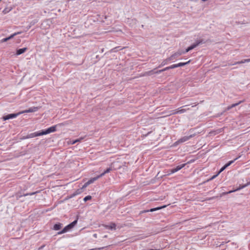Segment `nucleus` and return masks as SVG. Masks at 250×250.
<instances>
[{"mask_svg":"<svg viewBox=\"0 0 250 250\" xmlns=\"http://www.w3.org/2000/svg\"><path fill=\"white\" fill-rule=\"evenodd\" d=\"M187 63H177V64H175L172 65L170 66L167 67L165 68L164 69H161V70H157V71H156V69L155 68L153 70H152L151 71H149L146 72L145 74H144V75H152L154 73H160L161 72L167 70L169 69H173V68H176V67H180V66H184V65H185Z\"/></svg>","mask_w":250,"mask_h":250,"instance_id":"1","label":"nucleus"},{"mask_svg":"<svg viewBox=\"0 0 250 250\" xmlns=\"http://www.w3.org/2000/svg\"><path fill=\"white\" fill-rule=\"evenodd\" d=\"M119 162H114L111 164L110 167L107 168L104 171L102 174L100 175V176L101 177L104 175L105 174L110 172L111 171L113 170H116L117 169H120L122 166L121 165H118V164Z\"/></svg>","mask_w":250,"mask_h":250,"instance_id":"2","label":"nucleus"},{"mask_svg":"<svg viewBox=\"0 0 250 250\" xmlns=\"http://www.w3.org/2000/svg\"><path fill=\"white\" fill-rule=\"evenodd\" d=\"M66 125L65 123H60L58 125H55L54 126H51L46 130H42L41 131L42 135H46V134H49V133H50L52 132H54L56 131L57 126H62V125Z\"/></svg>","mask_w":250,"mask_h":250,"instance_id":"3","label":"nucleus"},{"mask_svg":"<svg viewBox=\"0 0 250 250\" xmlns=\"http://www.w3.org/2000/svg\"><path fill=\"white\" fill-rule=\"evenodd\" d=\"M20 114H21V112H18L17 113L10 114H8V115H7L6 116H3L2 117V119H3V121H6V120H9V119H10L16 118L18 115H19Z\"/></svg>","mask_w":250,"mask_h":250,"instance_id":"4","label":"nucleus"},{"mask_svg":"<svg viewBox=\"0 0 250 250\" xmlns=\"http://www.w3.org/2000/svg\"><path fill=\"white\" fill-rule=\"evenodd\" d=\"M42 135L41 132H36L30 133V134L26 135V136H23L22 139H28V138H34V137L39 136H42Z\"/></svg>","mask_w":250,"mask_h":250,"instance_id":"5","label":"nucleus"},{"mask_svg":"<svg viewBox=\"0 0 250 250\" xmlns=\"http://www.w3.org/2000/svg\"><path fill=\"white\" fill-rule=\"evenodd\" d=\"M250 185V181L249 182H247V184L244 185H242V186H240V187L236 189L235 190H230V191H229L228 192H223L222 193V195H226V194H229V193H232L234 191H235L236 190H240L242 188H243L248 186Z\"/></svg>","mask_w":250,"mask_h":250,"instance_id":"6","label":"nucleus"},{"mask_svg":"<svg viewBox=\"0 0 250 250\" xmlns=\"http://www.w3.org/2000/svg\"><path fill=\"white\" fill-rule=\"evenodd\" d=\"M238 159L237 158H236L233 160H231L229 161L228 163L225 164L218 171V174H219L221 172H222L223 170H224L227 167H228L231 164H232L235 161H236Z\"/></svg>","mask_w":250,"mask_h":250,"instance_id":"7","label":"nucleus"},{"mask_svg":"<svg viewBox=\"0 0 250 250\" xmlns=\"http://www.w3.org/2000/svg\"><path fill=\"white\" fill-rule=\"evenodd\" d=\"M166 207V206H164L160 207H157V208H151L149 210H144L141 211L140 212V214H142V213L149 212V211L153 212V211L163 208H165Z\"/></svg>","mask_w":250,"mask_h":250,"instance_id":"8","label":"nucleus"},{"mask_svg":"<svg viewBox=\"0 0 250 250\" xmlns=\"http://www.w3.org/2000/svg\"><path fill=\"white\" fill-rule=\"evenodd\" d=\"M21 33V32H15L14 33V34L11 35L9 37H7V38H4V39H2L1 41H0V42H7V41L9 40L10 39H12L13 38H14L15 36H16V35H19Z\"/></svg>","mask_w":250,"mask_h":250,"instance_id":"9","label":"nucleus"},{"mask_svg":"<svg viewBox=\"0 0 250 250\" xmlns=\"http://www.w3.org/2000/svg\"><path fill=\"white\" fill-rule=\"evenodd\" d=\"M195 136V134H193L192 135H190L188 136H184L183 137L180 138L179 140H178V142L179 143H183V142H185L188 140L189 139H190L191 138L194 137Z\"/></svg>","mask_w":250,"mask_h":250,"instance_id":"10","label":"nucleus"},{"mask_svg":"<svg viewBox=\"0 0 250 250\" xmlns=\"http://www.w3.org/2000/svg\"><path fill=\"white\" fill-rule=\"evenodd\" d=\"M38 110V107H32L28 109L22 111H21V114L24 113H30V112H34Z\"/></svg>","mask_w":250,"mask_h":250,"instance_id":"11","label":"nucleus"},{"mask_svg":"<svg viewBox=\"0 0 250 250\" xmlns=\"http://www.w3.org/2000/svg\"><path fill=\"white\" fill-rule=\"evenodd\" d=\"M71 229L72 228H70V226H69V225H68L66 226H65L61 231L58 232L57 233V234L60 235L65 233L70 229Z\"/></svg>","mask_w":250,"mask_h":250,"instance_id":"12","label":"nucleus"},{"mask_svg":"<svg viewBox=\"0 0 250 250\" xmlns=\"http://www.w3.org/2000/svg\"><path fill=\"white\" fill-rule=\"evenodd\" d=\"M186 165V164H182L181 165H179L176 167V168H173L171 170V173H173L180 170L182 168L184 167Z\"/></svg>","mask_w":250,"mask_h":250,"instance_id":"13","label":"nucleus"},{"mask_svg":"<svg viewBox=\"0 0 250 250\" xmlns=\"http://www.w3.org/2000/svg\"><path fill=\"white\" fill-rule=\"evenodd\" d=\"M104 227L107 229H114V230H116V225L114 223H111L109 225H105Z\"/></svg>","mask_w":250,"mask_h":250,"instance_id":"14","label":"nucleus"},{"mask_svg":"<svg viewBox=\"0 0 250 250\" xmlns=\"http://www.w3.org/2000/svg\"><path fill=\"white\" fill-rule=\"evenodd\" d=\"M62 227V224L61 223L55 224L54 225L53 229L55 230H58L60 229Z\"/></svg>","mask_w":250,"mask_h":250,"instance_id":"15","label":"nucleus"},{"mask_svg":"<svg viewBox=\"0 0 250 250\" xmlns=\"http://www.w3.org/2000/svg\"><path fill=\"white\" fill-rule=\"evenodd\" d=\"M27 50V48H26V47L19 49L17 50L16 54L17 55H21V54L24 53Z\"/></svg>","mask_w":250,"mask_h":250,"instance_id":"16","label":"nucleus"},{"mask_svg":"<svg viewBox=\"0 0 250 250\" xmlns=\"http://www.w3.org/2000/svg\"><path fill=\"white\" fill-rule=\"evenodd\" d=\"M200 43V42H197L196 43H194L193 44H192V45H191L190 46L188 47L187 49H186V51L185 52H188L189 51L191 50V49L194 48L195 47H196L199 43Z\"/></svg>","mask_w":250,"mask_h":250,"instance_id":"17","label":"nucleus"},{"mask_svg":"<svg viewBox=\"0 0 250 250\" xmlns=\"http://www.w3.org/2000/svg\"><path fill=\"white\" fill-rule=\"evenodd\" d=\"M83 192V190L81 188H79L77 189L71 195V197H74L76 195L81 194Z\"/></svg>","mask_w":250,"mask_h":250,"instance_id":"18","label":"nucleus"},{"mask_svg":"<svg viewBox=\"0 0 250 250\" xmlns=\"http://www.w3.org/2000/svg\"><path fill=\"white\" fill-rule=\"evenodd\" d=\"M100 177H101L100 176V175H98L97 177H94V178H92L90 179V180H89L88 181V183L90 185V184L93 183L94 181H95L96 180H97V179H98Z\"/></svg>","mask_w":250,"mask_h":250,"instance_id":"19","label":"nucleus"},{"mask_svg":"<svg viewBox=\"0 0 250 250\" xmlns=\"http://www.w3.org/2000/svg\"><path fill=\"white\" fill-rule=\"evenodd\" d=\"M242 102V101H240V102H238V103H237L233 104H231V105H230V106H228V108H227V109H228V110H229V109H230L232 108V107H235V106H237V105H239V104H241Z\"/></svg>","mask_w":250,"mask_h":250,"instance_id":"20","label":"nucleus"},{"mask_svg":"<svg viewBox=\"0 0 250 250\" xmlns=\"http://www.w3.org/2000/svg\"><path fill=\"white\" fill-rule=\"evenodd\" d=\"M40 192V191H36L35 192H30V193H25V194H23V196H28V195H35L38 193H39Z\"/></svg>","mask_w":250,"mask_h":250,"instance_id":"21","label":"nucleus"},{"mask_svg":"<svg viewBox=\"0 0 250 250\" xmlns=\"http://www.w3.org/2000/svg\"><path fill=\"white\" fill-rule=\"evenodd\" d=\"M181 53L180 52H177L175 53L174 54L172 55L170 57V60H173V58H175V57H178L181 55Z\"/></svg>","mask_w":250,"mask_h":250,"instance_id":"22","label":"nucleus"},{"mask_svg":"<svg viewBox=\"0 0 250 250\" xmlns=\"http://www.w3.org/2000/svg\"><path fill=\"white\" fill-rule=\"evenodd\" d=\"M78 220L76 219L70 224H69V226H70V228H73L77 223Z\"/></svg>","mask_w":250,"mask_h":250,"instance_id":"23","label":"nucleus"},{"mask_svg":"<svg viewBox=\"0 0 250 250\" xmlns=\"http://www.w3.org/2000/svg\"><path fill=\"white\" fill-rule=\"evenodd\" d=\"M177 113H178V112H177V110H173L170 111L169 114L167 115V116H170V115H173V114H177Z\"/></svg>","mask_w":250,"mask_h":250,"instance_id":"24","label":"nucleus"},{"mask_svg":"<svg viewBox=\"0 0 250 250\" xmlns=\"http://www.w3.org/2000/svg\"><path fill=\"white\" fill-rule=\"evenodd\" d=\"M11 10V8H5V9H4V10L2 11V12L3 14H7V13H8L9 11H10Z\"/></svg>","mask_w":250,"mask_h":250,"instance_id":"25","label":"nucleus"},{"mask_svg":"<svg viewBox=\"0 0 250 250\" xmlns=\"http://www.w3.org/2000/svg\"><path fill=\"white\" fill-rule=\"evenodd\" d=\"M189 109L188 108V110H189ZM187 110V109H179L178 110H177V112H178V113H184Z\"/></svg>","mask_w":250,"mask_h":250,"instance_id":"26","label":"nucleus"},{"mask_svg":"<svg viewBox=\"0 0 250 250\" xmlns=\"http://www.w3.org/2000/svg\"><path fill=\"white\" fill-rule=\"evenodd\" d=\"M92 197H91V196L90 195H88V196H86V197H85L83 199V200L86 202L88 200H89L90 199H91Z\"/></svg>","mask_w":250,"mask_h":250,"instance_id":"27","label":"nucleus"},{"mask_svg":"<svg viewBox=\"0 0 250 250\" xmlns=\"http://www.w3.org/2000/svg\"><path fill=\"white\" fill-rule=\"evenodd\" d=\"M89 185V184L88 183V181L87 182H86L83 186V187H82V188H81L82 190L83 189V188H86L88 185Z\"/></svg>","mask_w":250,"mask_h":250,"instance_id":"28","label":"nucleus"},{"mask_svg":"<svg viewBox=\"0 0 250 250\" xmlns=\"http://www.w3.org/2000/svg\"><path fill=\"white\" fill-rule=\"evenodd\" d=\"M89 185V184L88 183V181L87 182H86L83 186V187H82V188H81L82 190L83 189V188H86L88 185Z\"/></svg>","mask_w":250,"mask_h":250,"instance_id":"29","label":"nucleus"},{"mask_svg":"<svg viewBox=\"0 0 250 250\" xmlns=\"http://www.w3.org/2000/svg\"><path fill=\"white\" fill-rule=\"evenodd\" d=\"M89 185V184L88 183V181L87 182H86L83 186V187H82V188H81L82 190L83 189V188H86L88 185Z\"/></svg>","mask_w":250,"mask_h":250,"instance_id":"30","label":"nucleus"},{"mask_svg":"<svg viewBox=\"0 0 250 250\" xmlns=\"http://www.w3.org/2000/svg\"><path fill=\"white\" fill-rule=\"evenodd\" d=\"M82 139H83V138H81L80 139H76L74 141H73L72 144H75L77 142H80Z\"/></svg>","mask_w":250,"mask_h":250,"instance_id":"31","label":"nucleus"},{"mask_svg":"<svg viewBox=\"0 0 250 250\" xmlns=\"http://www.w3.org/2000/svg\"><path fill=\"white\" fill-rule=\"evenodd\" d=\"M16 195L17 200H19L21 197L22 196H23V195H19L18 193H17L16 194Z\"/></svg>","mask_w":250,"mask_h":250,"instance_id":"32","label":"nucleus"},{"mask_svg":"<svg viewBox=\"0 0 250 250\" xmlns=\"http://www.w3.org/2000/svg\"><path fill=\"white\" fill-rule=\"evenodd\" d=\"M250 62V58L248 59H245L243 61L241 62Z\"/></svg>","mask_w":250,"mask_h":250,"instance_id":"33","label":"nucleus"},{"mask_svg":"<svg viewBox=\"0 0 250 250\" xmlns=\"http://www.w3.org/2000/svg\"><path fill=\"white\" fill-rule=\"evenodd\" d=\"M218 175H219V174H218V173H217V174L213 175V176L211 178H210V179H209V180H212V179H214V178H215L216 177H217Z\"/></svg>","mask_w":250,"mask_h":250,"instance_id":"34","label":"nucleus"},{"mask_svg":"<svg viewBox=\"0 0 250 250\" xmlns=\"http://www.w3.org/2000/svg\"><path fill=\"white\" fill-rule=\"evenodd\" d=\"M199 104V103H195V104L192 105V107H194V106H196L197 105H198Z\"/></svg>","mask_w":250,"mask_h":250,"instance_id":"35","label":"nucleus"},{"mask_svg":"<svg viewBox=\"0 0 250 250\" xmlns=\"http://www.w3.org/2000/svg\"><path fill=\"white\" fill-rule=\"evenodd\" d=\"M93 236H94V237H95V238H96V237H97V234H94L93 235Z\"/></svg>","mask_w":250,"mask_h":250,"instance_id":"36","label":"nucleus"},{"mask_svg":"<svg viewBox=\"0 0 250 250\" xmlns=\"http://www.w3.org/2000/svg\"><path fill=\"white\" fill-rule=\"evenodd\" d=\"M202 0L203 1H207L208 0Z\"/></svg>","mask_w":250,"mask_h":250,"instance_id":"37","label":"nucleus"},{"mask_svg":"<svg viewBox=\"0 0 250 250\" xmlns=\"http://www.w3.org/2000/svg\"><path fill=\"white\" fill-rule=\"evenodd\" d=\"M187 62V63L190 62V61H188V62Z\"/></svg>","mask_w":250,"mask_h":250,"instance_id":"38","label":"nucleus"},{"mask_svg":"<svg viewBox=\"0 0 250 250\" xmlns=\"http://www.w3.org/2000/svg\"><path fill=\"white\" fill-rule=\"evenodd\" d=\"M202 102H203V101H200V103H202Z\"/></svg>","mask_w":250,"mask_h":250,"instance_id":"39","label":"nucleus"}]
</instances>
